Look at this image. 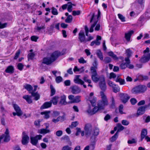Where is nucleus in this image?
<instances>
[{"label":"nucleus","mask_w":150,"mask_h":150,"mask_svg":"<svg viewBox=\"0 0 150 150\" xmlns=\"http://www.w3.org/2000/svg\"><path fill=\"white\" fill-rule=\"evenodd\" d=\"M150 59V54H145L140 60V62L144 63L148 62Z\"/></svg>","instance_id":"nucleus-8"},{"label":"nucleus","mask_w":150,"mask_h":150,"mask_svg":"<svg viewBox=\"0 0 150 150\" xmlns=\"http://www.w3.org/2000/svg\"><path fill=\"white\" fill-rule=\"evenodd\" d=\"M120 96L121 101L124 103H126L130 98L128 95L126 94L122 93Z\"/></svg>","instance_id":"nucleus-10"},{"label":"nucleus","mask_w":150,"mask_h":150,"mask_svg":"<svg viewBox=\"0 0 150 150\" xmlns=\"http://www.w3.org/2000/svg\"><path fill=\"white\" fill-rule=\"evenodd\" d=\"M71 88V92L74 94H77L81 92V89L76 86H72Z\"/></svg>","instance_id":"nucleus-15"},{"label":"nucleus","mask_w":150,"mask_h":150,"mask_svg":"<svg viewBox=\"0 0 150 150\" xmlns=\"http://www.w3.org/2000/svg\"><path fill=\"white\" fill-rule=\"evenodd\" d=\"M24 87L28 91H30L33 90V88L31 85H25V86H24Z\"/></svg>","instance_id":"nucleus-55"},{"label":"nucleus","mask_w":150,"mask_h":150,"mask_svg":"<svg viewBox=\"0 0 150 150\" xmlns=\"http://www.w3.org/2000/svg\"><path fill=\"white\" fill-rule=\"evenodd\" d=\"M45 28V27L44 26H42L41 27L37 26L35 28V31L37 32L40 31L42 29H44Z\"/></svg>","instance_id":"nucleus-56"},{"label":"nucleus","mask_w":150,"mask_h":150,"mask_svg":"<svg viewBox=\"0 0 150 150\" xmlns=\"http://www.w3.org/2000/svg\"><path fill=\"white\" fill-rule=\"evenodd\" d=\"M139 90H142V91H140V93H142L145 92L146 90V87L145 85H139Z\"/></svg>","instance_id":"nucleus-35"},{"label":"nucleus","mask_w":150,"mask_h":150,"mask_svg":"<svg viewBox=\"0 0 150 150\" xmlns=\"http://www.w3.org/2000/svg\"><path fill=\"white\" fill-rule=\"evenodd\" d=\"M50 111H45L41 112V114L42 115H44V118L45 119H47L50 117L49 113H50Z\"/></svg>","instance_id":"nucleus-26"},{"label":"nucleus","mask_w":150,"mask_h":150,"mask_svg":"<svg viewBox=\"0 0 150 150\" xmlns=\"http://www.w3.org/2000/svg\"><path fill=\"white\" fill-rule=\"evenodd\" d=\"M80 96H76L74 99L73 102L74 103H79L81 101L80 99Z\"/></svg>","instance_id":"nucleus-54"},{"label":"nucleus","mask_w":150,"mask_h":150,"mask_svg":"<svg viewBox=\"0 0 150 150\" xmlns=\"http://www.w3.org/2000/svg\"><path fill=\"white\" fill-rule=\"evenodd\" d=\"M13 107L16 112H17V116H20L22 115L23 112L17 105L13 104Z\"/></svg>","instance_id":"nucleus-13"},{"label":"nucleus","mask_w":150,"mask_h":150,"mask_svg":"<svg viewBox=\"0 0 150 150\" xmlns=\"http://www.w3.org/2000/svg\"><path fill=\"white\" fill-rule=\"evenodd\" d=\"M20 50H18L15 54V56L14 57V59H16L18 58L19 56V55H20Z\"/></svg>","instance_id":"nucleus-63"},{"label":"nucleus","mask_w":150,"mask_h":150,"mask_svg":"<svg viewBox=\"0 0 150 150\" xmlns=\"http://www.w3.org/2000/svg\"><path fill=\"white\" fill-rule=\"evenodd\" d=\"M23 136L22 137V143L23 145H26L29 142V138L28 136L25 134L24 132H23Z\"/></svg>","instance_id":"nucleus-9"},{"label":"nucleus","mask_w":150,"mask_h":150,"mask_svg":"<svg viewBox=\"0 0 150 150\" xmlns=\"http://www.w3.org/2000/svg\"><path fill=\"white\" fill-rule=\"evenodd\" d=\"M115 81L117 82H119L120 84H123L125 83L124 80L119 78V77L116 79Z\"/></svg>","instance_id":"nucleus-38"},{"label":"nucleus","mask_w":150,"mask_h":150,"mask_svg":"<svg viewBox=\"0 0 150 150\" xmlns=\"http://www.w3.org/2000/svg\"><path fill=\"white\" fill-rule=\"evenodd\" d=\"M110 107L113 108H115V103L113 97L112 98L111 103L110 105Z\"/></svg>","instance_id":"nucleus-53"},{"label":"nucleus","mask_w":150,"mask_h":150,"mask_svg":"<svg viewBox=\"0 0 150 150\" xmlns=\"http://www.w3.org/2000/svg\"><path fill=\"white\" fill-rule=\"evenodd\" d=\"M42 137L41 135H36L35 137H31L30 138L31 143L34 145H36L38 142V140L40 139Z\"/></svg>","instance_id":"nucleus-6"},{"label":"nucleus","mask_w":150,"mask_h":150,"mask_svg":"<svg viewBox=\"0 0 150 150\" xmlns=\"http://www.w3.org/2000/svg\"><path fill=\"white\" fill-rule=\"evenodd\" d=\"M52 13L54 15H57L58 14L57 11V9L54 8V7H52Z\"/></svg>","instance_id":"nucleus-51"},{"label":"nucleus","mask_w":150,"mask_h":150,"mask_svg":"<svg viewBox=\"0 0 150 150\" xmlns=\"http://www.w3.org/2000/svg\"><path fill=\"white\" fill-rule=\"evenodd\" d=\"M108 54L109 56L111 57L113 59L117 60L118 59V57L115 54L112 52L110 51L108 53Z\"/></svg>","instance_id":"nucleus-31"},{"label":"nucleus","mask_w":150,"mask_h":150,"mask_svg":"<svg viewBox=\"0 0 150 150\" xmlns=\"http://www.w3.org/2000/svg\"><path fill=\"white\" fill-rule=\"evenodd\" d=\"M96 54L98 57L100 59V60H103V54L102 52L100 50H98L97 51Z\"/></svg>","instance_id":"nucleus-30"},{"label":"nucleus","mask_w":150,"mask_h":150,"mask_svg":"<svg viewBox=\"0 0 150 150\" xmlns=\"http://www.w3.org/2000/svg\"><path fill=\"white\" fill-rule=\"evenodd\" d=\"M32 96L35 97L34 99L37 100H38L40 98V95L37 93H35L33 92L31 93Z\"/></svg>","instance_id":"nucleus-39"},{"label":"nucleus","mask_w":150,"mask_h":150,"mask_svg":"<svg viewBox=\"0 0 150 150\" xmlns=\"http://www.w3.org/2000/svg\"><path fill=\"white\" fill-rule=\"evenodd\" d=\"M147 134V130L146 129H142L141 133V141H142L143 139L146 136Z\"/></svg>","instance_id":"nucleus-21"},{"label":"nucleus","mask_w":150,"mask_h":150,"mask_svg":"<svg viewBox=\"0 0 150 150\" xmlns=\"http://www.w3.org/2000/svg\"><path fill=\"white\" fill-rule=\"evenodd\" d=\"M76 130L75 133V135L76 136H78L79 134V133L81 132V129L80 128L76 127Z\"/></svg>","instance_id":"nucleus-62"},{"label":"nucleus","mask_w":150,"mask_h":150,"mask_svg":"<svg viewBox=\"0 0 150 150\" xmlns=\"http://www.w3.org/2000/svg\"><path fill=\"white\" fill-rule=\"evenodd\" d=\"M51 106V102H46L41 107L40 109H44L50 107Z\"/></svg>","instance_id":"nucleus-20"},{"label":"nucleus","mask_w":150,"mask_h":150,"mask_svg":"<svg viewBox=\"0 0 150 150\" xmlns=\"http://www.w3.org/2000/svg\"><path fill=\"white\" fill-rule=\"evenodd\" d=\"M63 134V132L62 130L57 131L56 132V135L57 136L59 137L61 136Z\"/></svg>","instance_id":"nucleus-57"},{"label":"nucleus","mask_w":150,"mask_h":150,"mask_svg":"<svg viewBox=\"0 0 150 150\" xmlns=\"http://www.w3.org/2000/svg\"><path fill=\"white\" fill-rule=\"evenodd\" d=\"M23 65L21 63H19L18 64V69L20 70L21 71L23 69Z\"/></svg>","instance_id":"nucleus-60"},{"label":"nucleus","mask_w":150,"mask_h":150,"mask_svg":"<svg viewBox=\"0 0 150 150\" xmlns=\"http://www.w3.org/2000/svg\"><path fill=\"white\" fill-rule=\"evenodd\" d=\"M142 90H139V86L133 88L132 90V93L136 94L140 93V91H142Z\"/></svg>","instance_id":"nucleus-25"},{"label":"nucleus","mask_w":150,"mask_h":150,"mask_svg":"<svg viewBox=\"0 0 150 150\" xmlns=\"http://www.w3.org/2000/svg\"><path fill=\"white\" fill-rule=\"evenodd\" d=\"M66 96L64 95L61 96L59 101V104L62 105H66L67 104V103L66 101Z\"/></svg>","instance_id":"nucleus-22"},{"label":"nucleus","mask_w":150,"mask_h":150,"mask_svg":"<svg viewBox=\"0 0 150 150\" xmlns=\"http://www.w3.org/2000/svg\"><path fill=\"white\" fill-rule=\"evenodd\" d=\"M112 88L113 91L115 93L119 92L120 90V88L117 85H109Z\"/></svg>","instance_id":"nucleus-23"},{"label":"nucleus","mask_w":150,"mask_h":150,"mask_svg":"<svg viewBox=\"0 0 150 150\" xmlns=\"http://www.w3.org/2000/svg\"><path fill=\"white\" fill-rule=\"evenodd\" d=\"M102 100L98 101V107L95 106L93 109H91L89 107L87 110L86 112L89 115H93L96 113L99 110L103 109L105 106L108 105V101L106 96L102 92H100Z\"/></svg>","instance_id":"nucleus-1"},{"label":"nucleus","mask_w":150,"mask_h":150,"mask_svg":"<svg viewBox=\"0 0 150 150\" xmlns=\"http://www.w3.org/2000/svg\"><path fill=\"white\" fill-rule=\"evenodd\" d=\"M50 88L51 89L50 96H52L55 94L56 90L52 85H50Z\"/></svg>","instance_id":"nucleus-42"},{"label":"nucleus","mask_w":150,"mask_h":150,"mask_svg":"<svg viewBox=\"0 0 150 150\" xmlns=\"http://www.w3.org/2000/svg\"><path fill=\"white\" fill-rule=\"evenodd\" d=\"M98 63L97 60L96 58H95L94 59V62L92 64L93 66L92 67H95L96 68H98Z\"/></svg>","instance_id":"nucleus-48"},{"label":"nucleus","mask_w":150,"mask_h":150,"mask_svg":"<svg viewBox=\"0 0 150 150\" xmlns=\"http://www.w3.org/2000/svg\"><path fill=\"white\" fill-rule=\"evenodd\" d=\"M118 16L119 18L122 22H124L125 21V17L121 14H118Z\"/></svg>","instance_id":"nucleus-47"},{"label":"nucleus","mask_w":150,"mask_h":150,"mask_svg":"<svg viewBox=\"0 0 150 150\" xmlns=\"http://www.w3.org/2000/svg\"><path fill=\"white\" fill-rule=\"evenodd\" d=\"M146 21V19L143 16H141L139 18L138 21L139 24H140L142 25Z\"/></svg>","instance_id":"nucleus-28"},{"label":"nucleus","mask_w":150,"mask_h":150,"mask_svg":"<svg viewBox=\"0 0 150 150\" xmlns=\"http://www.w3.org/2000/svg\"><path fill=\"white\" fill-rule=\"evenodd\" d=\"M60 114L59 112L58 111H54L52 114V116L53 117H56Z\"/></svg>","instance_id":"nucleus-59"},{"label":"nucleus","mask_w":150,"mask_h":150,"mask_svg":"<svg viewBox=\"0 0 150 150\" xmlns=\"http://www.w3.org/2000/svg\"><path fill=\"white\" fill-rule=\"evenodd\" d=\"M4 139V142H8L10 140V137L9 135V132L8 129L6 128L4 134L1 136V140Z\"/></svg>","instance_id":"nucleus-3"},{"label":"nucleus","mask_w":150,"mask_h":150,"mask_svg":"<svg viewBox=\"0 0 150 150\" xmlns=\"http://www.w3.org/2000/svg\"><path fill=\"white\" fill-rule=\"evenodd\" d=\"M79 76H80L79 75H76V76L74 79V82L76 83L83 84L84 83V81L79 78Z\"/></svg>","instance_id":"nucleus-16"},{"label":"nucleus","mask_w":150,"mask_h":150,"mask_svg":"<svg viewBox=\"0 0 150 150\" xmlns=\"http://www.w3.org/2000/svg\"><path fill=\"white\" fill-rule=\"evenodd\" d=\"M67 4H68L67 10L68 11L70 12H71L72 10L73 4L71 2H69L67 3Z\"/></svg>","instance_id":"nucleus-37"},{"label":"nucleus","mask_w":150,"mask_h":150,"mask_svg":"<svg viewBox=\"0 0 150 150\" xmlns=\"http://www.w3.org/2000/svg\"><path fill=\"white\" fill-rule=\"evenodd\" d=\"M61 55V53L59 51H55L51 54L50 57L44 58L42 63L47 65H49L54 61Z\"/></svg>","instance_id":"nucleus-2"},{"label":"nucleus","mask_w":150,"mask_h":150,"mask_svg":"<svg viewBox=\"0 0 150 150\" xmlns=\"http://www.w3.org/2000/svg\"><path fill=\"white\" fill-rule=\"evenodd\" d=\"M39 131L40 133L41 134H46L50 132L49 129L44 128L40 129Z\"/></svg>","instance_id":"nucleus-34"},{"label":"nucleus","mask_w":150,"mask_h":150,"mask_svg":"<svg viewBox=\"0 0 150 150\" xmlns=\"http://www.w3.org/2000/svg\"><path fill=\"white\" fill-rule=\"evenodd\" d=\"M58 98L59 97L58 96H55L54 97L50 102H51V104L53 103L54 105H55L57 103Z\"/></svg>","instance_id":"nucleus-29"},{"label":"nucleus","mask_w":150,"mask_h":150,"mask_svg":"<svg viewBox=\"0 0 150 150\" xmlns=\"http://www.w3.org/2000/svg\"><path fill=\"white\" fill-rule=\"evenodd\" d=\"M61 139L62 140L66 141L67 142H69L70 143V145H71V142L70 141V139L68 136L67 135L64 136L61 138Z\"/></svg>","instance_id":"nucleus-33"},{"label":"nucleus","mask_w":150,"mask_h":150,"mask_svg":"<svg viewBox=\"0 0 150 150\" xmlns=\"http://www.w3.org/2000/svg\"><path fill=\"white\" fill-rule=\"evenodd\" d=\"M122 124L125 126L128 125L129 124V122L126 120H123L122 121Z\"/></svg>","instance_id":"nucleus-61"},{"label":"nucleus","mask_w":150,"mask_h":150,"mask_svg":"<svg viewBox=\"0 0 150 150\" xmlns=\"http://www.w3.org/2000/svg\"><path fill=\"white\" fill-rule=\"evenodd\" d=\"M35 56V54L33 53H29L28 56V60L29 59H33Z\"/></svg>","instance_id":"nucleus-50"},{"label":"nucleus","mask_w":150,"mask_h":150,"mask_svg":"<svg viewBox=\"0 0 150 150\" xmlns=\"http://www.w3.org/2000/svg\"><path fill=\"white\" fill-rule=\"evenodd\" d=\"M117 127L118 128V130L116 132H117L118 134L119 132L124 129V127L120 123H118L117 124Z\"/></svg>","instance_id":"nucleus-32"},{"label":"nucleus","mask_w":150,"mask_h":150,"mask_svg":"<svg viewBox=\"0 0 150 150\" xmlns=\"http://www.w3.org/2000/svg\"><path fill=\"white\" fill-rule=\"evenodd\" d=\"M99 131L98 128L95 127L93 130L92 135V136H97L99 134Z\"/></svg>","instance_id":"nucleus-27"},{"label":"nucleus","mask_w":150,"mask_h":150,"mask_svg":"<svg viewBox=\"0 0 150 150\" xmlns=\"http://www.w3.org/2000/svg\"><path fill=\"white\" fill-rule=\"evenodd\" d=\"M97 21H95L94 23L91 25V27L90 28L89 32L91 33L93 32V28L95 27L96 24H97Z\"/></svg>","instance_id":"nucleus-52"},{"label":"nucleus","mask_w":150,"mask_h":150,"mask_svg":"<svg viewBox=\"0 0 150 150\" xmlns=\"http://www.w3.org/2000/svg\"><path fill=\"white\" fill-rule=\"evenodd\" d=\"M133 32V31L131 30L125 34V38L127 41H129L130 40L131 36Z\"/></svg>","instance_id":"nucleus-19"},{"label":"nucleus","mask_w":150,"mask_h":150,"mask_svg":"<svg viewBox=\"0 0 150 150\" xmlns=\"http://www.w3.org/2000/svg\"><path fill=\"white\" fill-rule=\"evenodd\" d=\"M23 98L28 103H32V100L31 98V96L28 95H25L23 96Z\"/></svg>","instance_id":"nucleus-24"},{"label":"nucleus","mask_w":150,"mask_h":150,"mask_svg":"<svg viewBox=\"0 0 150 150\" xmlns=\"http://www.w3.org/2000/svg\"><path fill=\"white\" fill-rule=\"evenodd\" d=\"M146 108L145 106H141L139 107L137 111V114L138 115L143 114L145 111V109Z\"/></svg>","instance_id":"nucleus-18"},{"label":"nucleus","mask_w":150,"mask_h":150,"mask_svg":"<svg viewBox=\"0 0 150 150\" xmlns=\"http://www.w3.org/2000/svg\"><path fill=\"white\" fill-rule=\"evenodd\" d=\"M79 39L81 42L85 43L86 41L85 40V36L83 32L81 31L79 34Z\"/></svg>","instance_id":"nucleus-11"},{"label":"nucleus","mask_w":150,"mask_h":150,"mask_svg":"<svg viewBox=\"0 0 150 150\" xmlns=\"http://www.w3.org/2000/svg\"><path fill=\"white\" fill-rule=\"evenodd\" d=\"M71 148L68 145H66L63 147L62 150H71Z\"/></svg>","instance_id":"nucleus-64"},{"label":"nucleus","mask_w":150,"mask_h":150,"mask_svg":"<svg viewBox=\"0 0 150 150\" xmlns=\"http://www.w3.org/2000/svg\"><path fill=\"white\" fill-rule=\"evenodd\" d=\"M64 119V117L63 116H59L56 119H53L52 120V122L55 123L58 122L60 120H62Z\"/></svg>","instance_id":"nucleus-43"},{"label":"nucleus","mask_w":150,"mask_h":150,"mask_svg":"<svg viewBox=\"0 0 150 150\" xmlns=\"http://www.w3.org/2000/svg\"><path fill=\"white\" fill-rule=\"evenodd\" d=\"M126 51L127 57L125 58H128V60H129V58L131 57V54L132 53V51L129 49L126 50Z\"/></svg>","instance_id":"nucleus-36"},{"label":"nucleus","mask_w":150,"mask_h":150,"mask_svg":"<svg viewBox=\"0 0 150 150\" xmlns=\"http://www.w3.org/2000/svg\"><path fill=\"white\" fill-rule=\"evenodd\" d=\"M100 44V41L95 40L91 42V46H93L95 44L96 45H99Z\"/></svg>","instance_id":"nucleus-45"},{"label":"nucleus","mask_w":150,"mask_h":150,"mask_svg":"<svg viewBox=\"0 0 150 150\" xmlns=\"http://www.w3.org/2000/svg\"><path fill=\"white\" fill-rule=\"evenodd\" d=\"M80 13L81 11L79 10L77 11H72V15L74 16L79 15L80 14Z\"/></svg>","instance_id":"nucleus-58"},{"label":"nucleus","mask_w":150,"mask_h":150,"mask_svg":"<svg viewBox=\"0 0 150 150\" xmlns=\"http://www.w3.org/2000/svg\"><path fill=\"white\" fill-rule=\"evenodd\" d=\"M78 124L79 122L77 121L72 122L71 125L69 126V127L70 128L73 129L76 127Z\"/></svg>","instance_id":"nucleus-40"},{"label":"nucleus","mask_w":150,"mask_h":150,"mask_svg":"<svg viewBox=\"0 0 150 150\" xmlns=\"http://www.w3.org/2000/svg\"><path fill=\"white\" fill-rule=\"evenodd\" d=\"M83 79V80L86 82L88 83H91V80L88 79V76L87 75L85 76Z\"/></svg>","instance_id":"nucleus-46"},{"label":"nucleus","mask_w":150,"mask_h":150,"mask_svg":"<svg viewBox=\"0 0 150 150\" xmlns=\"http://www.w3.org/2000/svg\"><path fill=\"white\" fill-rule=\"evenodd\" d=\"M63 79L61 76H56L55 79V81L57 83H59L62 81Z\"/></svg>","instance_id":"nucleus-49"},{"label":"nucleus","mask_w":150,"mask_h":150,"mask_svg":"<svg viewBox=\"0 0 150 150\" xmlns=\"http://www.w3.org/2000/svg\"><path fill=\"white\" fill-rule=\"evenodd\" d=\"M72 17L71 15H69L68 16L67 18L65 20V22L66 23H70L72 21Z\"/></svg>","instance_id":"nucleus-44"},{"label":"nucleus","mask_w":150,"mask_h":150,"mask_svg":"<svg viewBox=\"0 0 150 150\" xmlns=\"http://www.w3.org/2000/svg\"><path fill=\"white\" fill-rule=\"evenodd\" d=\"M125 61L126 62L125 63H122L120 65V67L122 69H125L127 67L130 63V61L128 60V58H125Z\"/></svg>","instance_id":"nucleus-14"},{"label":"nucleus","mask_w":150,"mask_h":150,"mask_svg":"<svg viewBox=\"0 0 150 150\" xmlns=\"http://www.w3.org/2000/svg\"><path fill=\"white\" fill-rule=\"evenodd\" d=\"M95 80H93L95 83L99 82V84H105V79L104 76L101 75L98 78L97 76L95 77Z\"/></svg>","instance_id":"nucleus-5"},{"label":"nucleus","mask_w":150,"mask_h":150,"mask_svg":"<svg viewBox=\"0 0 150 150\" xmlns=\"http://www.w3.org/2000/svg\"><path fill=\"white\" fill-rule=\"evenodd\" d=\"M92 126L91 124H87L85 125L84 129L86 135L89 136L92 135Z\"/></svg>","instance_id":"nucleus-4"},{"label":"nucleus","mask_w":150,"mask_h":150,"mask_svg":"<svg viewBox=\"0 0 150 150\" xmlns=\"http://www.w3.org/2000/svg\"><path fill=\"white\" fill-rule=\"evenodd\" d=\"M118 134L117 132H116L114 135L111 138L110 141L112 142H113L116 140L118 137Z\"/></svg>","instance_id":"nucleus-41"},{"label":"nucleus","mask_w":150,"mask_h":150,"mask_svg":"<svg viewBox=\"0 0 150 150\" xmlns=\"http://www.w3.org/2000/svg\"><path fill=\"white\" fill-rule=\"evenodd\" d=\"M93 93L91 92L90 93L88 98V100L91 103L93 106H94L96 105V98L93 96Z\"/></svg>","instance_id":"nucleus-7"},{"label":"nucleus","mask_w":150,"mask_h":150,"mask_svg":"<svg viewBox=\"0 0 150 150\" xmlns=\"http://www.w3.org/2000/svg\"><path fill=\"white\" fill-rule=\"evenodd\" d=\"M98 68H96L95 67H91V71L92 73L91 78L92 80H95V77L97 76L96 70Z\"/></svg>","instance_id":"nucleus-12"},{"label":"nucleus","mask_w":150,"mask_h":150,"mask_svg":"<svg viewBox=\"0 0 150 150\" xmlns=\"http://www.w3.org/2000/svg\"><path fill=\"white\" fill-rule=\"evenodd\" d=\"M5 71L7 73L13 74L14 72L13 67L11 65L8 66L5 70Z\"/></svg>","instance_id":"nucleus-17"}]
</instances>
